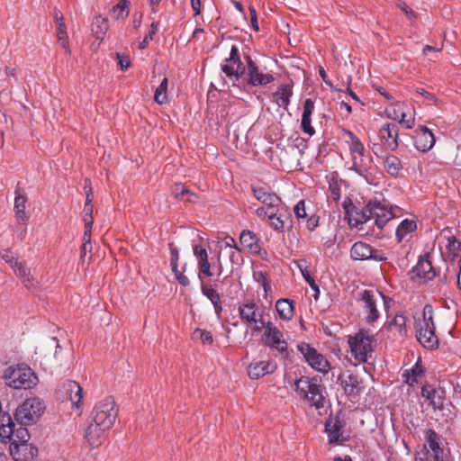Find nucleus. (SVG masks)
<instances>
[{
    "instance_id": "nucleus-1",
    "label": "nucleus",
    "mask_w": 461,
    "mask_h": 461,
    "mask_svg": "<svg viewBox=\"0 0 461 461\" xmlns=\"http://www.w3.org/2000/svg\"><path fill=\"white\" fill-rule=\"evenodd\" d=\"M193 253L197 262V278L200 282L201 293L213 305L214 312L218 319L221 317L222 303L219 292L208 283L205 278L213 276L212 269H215L216 275L220 277L223 273V266L221 259V252H218L215 258L209 259L207 249L202 245H194Z\"/></svg>"
},
{
    "instance_id": "nucleus-2",
    "label": "nucleus",
    "mask_w": 461,
    "mask_h": 461,
    "mask_svg": "<svg viewBox=\"0 0 461 461\" xmlns=\"http://www.w3.org/2000/svg\"><path fill=\"white\" fill-rule=\"evenodd\" d=\"M30 433L24 427L14 429L9 414L0 416V440L9 443V452L14 461H32L38 454V448L29 443Z\"/></svg>"
},
{
    "instance_id": "nucleus-3",
    "label": "nucleus",
    "mask_w": 461,
    "mask_h": 461,
    "mask_svg": "<svg viewBox=\"0 0 461 461\" xmlns=\"http://www.w3.org/2000/svg\"><path fill=\"white\" fill-rule=\"evenodd\" d=\"M295 391L310 406L316 410L325 409L328 406L326 389L317 378L302 376L295 381Z\"/></svg>"
},
{
    "instance_id": "nucleus-4",
    "label": "nucleus",
    "mask_w": 461,
    "mask_h": 461,
    "mask_svg": "<svg viewBox=\"0 0 461 461\" xmlns=\"http://www.w3.org/2000/svg\"><path fill=\"white\" fill-rule=\"evenodd\" d=\"M6 385L16 390H27L35 386L38 377L27 366L17 365L7 367L3 374Z\"/></svg>"
},
{
    "instance_id": "nucleus-5",
    "label": "nucleus",
    "mask_w": 461,
    "mask_h": 461,
    "mask_svg": "<svg viewBox=\"0 0 461 461\" xmlns=\"http://www.w3.org/2000/svg\"><path fill=\"white\" fill-rule=\"evenodd\" d=\"M416 337L418 341L428 349L437 348L438 339L435 334L433 321V309L431 305H425L422 312V320L415 324Z\"/></svg>"
},
{
    "instance_id": "nucleus-6",
    "label": "nucleus",
    "mask_w": 461,
    "mask_h": 461,
    "mask_svg": "<svg viewBox=\"0 0 461 461\" xmlns=\"http://www.w3.org/2000/svg\"><path fill=\"white\" fill-rule=\"evenodd\" d=\"M374 335L366 330H360L353 336L348 337L350 353L355 360L360 364L367 361L373 352L372 343Z\"/></svg>"
},
{
    "instance_id": "nucleus-7",
    "label": "nucleus",
    "mask_w": 461,
    "mask_h": 461,
    "mask_svg": "<svg viewBox=\"0 0 461 461\" xmlns=\"http://www.w3.org/2000/svg\"><path fill=\"white\" fill-rule=\"evenodd\" d=\"M251 189L254 197L262 203V206L255 210V213L263 221L266 220V215L269 212H278L285 205L276 194L265 187L252 186Z\"/></svg>"
},
{
    "instance_id": "nucleus-8",
    "label": "nucleus",
    "mask_w": 461,
    "mask_h": 461,
    "mask_svg": "<svg viewBox=\"0 0 461 461\" xmlns=\"http://www.w3.org/2000/svg\"><path fill=\"white\" fill-rule=\"evenodd\" d=\"M239 316L241 321L253 326V330L260 332L265 326L264 310L253 299H246L238 306Z\"/></svg>"
},
{
    "instance_id": "nucleus-9",
    "label": "nucleus",
    "mask_w": 461,
    "mask_h": 461,
    "mask_svg": "<svg viewBox=\"0 0 461 461\" xmlns=\"http://www.w3.org/2000/svg\"><path fill=\"white\" fill-rule=\"evenodd\" d=\"M245 67L240 56L239 48L232 45L229 58L225 59L224 63L221 67V70L224 75L222 77L226 85L236 86V83L243 77Z\"/></svg>"
},
{
    "instance_id": "nucleus-10",
    "label": "nucleus",
    "mask_w": 461,
    "mask_h": 461,
    "mask_svg": "<svg viewBox=\"0 0 461 461\" xmlns=\"http://www.w3.org/2000/svg\"><path fill=\"white\" fill-rule=\"evenodd\" d=\"M246 67L243 78L248 86L258 87L266 86L275 81L272 72L266 68H260L249 55L244 57Z\"/></svg>"
},
{
    "instance_id": "nucleus-11",
    "label": "nucleus",
    "mask_w": 461,
    "mask_h": 461,
    "mask_svg": "<svg viewBox=\"0 0 461 461\" xmlns=\"http://www.w3.org/2000/svg\"><path fill=\"white\" fill-rule=\"evenodd\" d=\"M117 415L118 410L113 398L106 397L95 403L91 412V420L101 427L111 429Z\"/></svg>"
},
{
    "instance_id": "nucleus-12",
    "label": "nucleus",
    "mask_w": 461,
    "mask_h": 461,
    "mask_svg": "<svg viewBox=\"0 0 461 461\" xmlns=\"http://www.w3.org/2000/svg\"><path fill=\"white\" fill-rule=\"evenodd\" d=\"M394 207L386 200L374 199L366 204L370 220L375 221V226L382 230L384 226L395 217Z\"/></svg>"
},
{
    "instance_id": "nucleus-13",
    "label": "nucleus",
    "mask_w": 461,
    "mask_h": 461,
    "mask_svg": "<svg viewBox=\"0 0 461 461\" xmlns=\"http://www.w3.org/2000/svg\"><path fill=\"white\" fill-rule=\"evenodd\" d=\"M44 406L38 398L26 399L15 411V419L21 425L27 426L35 423L41 416Z\"/></svg>"
},
{
    "instance_id": "nucleus-14",
    "label": "nucleus",
    "mask_w": 461,
    "mask_h": 461,
    "mask_svg": "<svg viewBox=\"0 0 461 461\" xmlns=\"http://www.w3.org/2000/svg\"><path fill=\"white\" fill-rule=\"evenodd\" d=\"M57 398L62 402H71V408L80 410L83 390L80 384L73 380H66L59 384L56 391Z\"/></svg>"
},
{
    "instance_id": "nucleus-15",
    "label": "nucleus",
    "mask_w": 461,
    "mask_h": 461,
    "mask_svg": "<svg viewBox=\"0 0 461 461\" xmlns=\"http://www.w3.org/2000/svg\"><path fill=\"white\" fill-rule=\"evenodd\" d=\"M298 350L303 356L308 365L315 371L324 375L330 371V362L310 344L304 342L301 343L298 345Z\"/></svg>"
},
{
    "instance_id": "nucleus-16",
    "label": "nucleus",
    "mask_w": 461,
    "mask_h": 461,
    "mask_svg": "<svg viewBox=\"0 0 461 461\" xmlns=\"http://www.w3.org/2000/svg\"><path fill=\"white\" fill-rule=\"evenodd\" d=\"M264 342L270 348L276 349L283 358H287L289 352L283 333L271 322H265Z\"/></svg>"
},
{
    "instance_id": "nucleus-17",
    "label": "nucleus",
    "mask_w": 461,
    "mask_h": 461,
    "mask_svg": "<svg viewBox=\"0 0 461 461\" xmlns=\"http://www.w3.org/2000/svg\"><path fill=\"white\" fill-rule=\"evenodd\" d=\"M380 299H383L386 305V298L378 291L364 290L360 294V301L363 303V308L366 312V319L368 323H373L380 316L377 310V302Z\"/></svg>"
},
{
    "instance_id": "nucleus-18",
    "label": "nucleus",
    "mask_w": 461,
    "mask_h": 461,
    "mask_svg": "<svg viewBox=\"0 0 461 461\" xmlns=\"http://www.w3.org/2000/svg\"><path fill=\"white\" fill-rule=\"evenodd\" d=\"M351 160L352 166L349 167V169L357 173L366 181V183L375 185L372 158L365 152L361 155L351 157Z\"/></svg>"
},
{
    "instance_id": "nucleus-19",
    "label": "nucleus",
    "mask_w": 461,
    "mask_h": 461,
    "mask_svg": "<svg viewBox=\"0 0 461 461\" xmlns=\"http://www.w3.org/2000/svg\"><path fill=\"white\" fill-rule=\"evenodd\" d=\"M350 256L354 260H375L382 262L387 259L383 253L362 241H357L353 244L350 249Z\"/></svg>"
},
{
    "instance_id": "nucleus-20",
    "label": "nucleus",
    "mask_w": 461,
    "mask_h": 461,
    "mask_svg": "<svg viewBox=\"0 0 461 461\" xmlns=\"http://www.w3.org/2000/svg\"><path fill=\"white\" fill-rule=\"evenodd\" d=\"M345 219L352 228L361 229L362 225L367 222L370 218L368 212H366V205L359 207L353 203H344Z\"/></svg>"
},
{
    "instance_id": "nucleus-21",
    "label": "nucleus",
    "mask_w": 461,
    "mask_h": 461,
    "mask_svg": "<svg viewBox=\"0 0 461 461\" xmlns=\"http://www.w3.org/2000/svg\"><path fill=\"white\" fill-rule=\"evenodd\" d=\"M399 128L394 123H384L379 130V138L384 147L395 150L398 146Z\"/></svg>"
},
{
    "instance_id": "nucleus-22",
    "label": "nucleus",
    "mask_w": 461,
    "mask_h": 461,
    "mask_svg": "<svg viewBox=\"0 0 461 461\" xmlns=\"http://www.w3.org/2000/svg\"><path fill=\"white\" fill-rule=\"evenodd\" d=\"M435 137L431 131L424 125L419 126L414 137L415 148L421 151L427 152L435 145Z\"/></svg>"
},
{
    "instance_id": "nucleus-23",
    "label": "nucleus",
    "mask_w": 461,
    "mask_h": 461,
    "mask_svg": "<svg viewBox=\"0 0 461 461\" xmlns=\"http://www.w3.org/2000/svg\"><path fill=\"white\" fill-rule=\"evenodd\" d=\"M109 429H110L108 428H104L97 425V422H95L91 420V422L86 429L85 438L90 447H99L104 441L106 432Z\"/></svg>"
},
{
    "instance_id": "nucleus-24",
    "label": "nucleus",
    "mask_w": 461,
    "mask_h": 461,
    "mask_svg": "<svg viewBox=\"0 0 461 461\" xmlns=\"http://www.w3.org/2000/svg\"><path fill=\"white\" fill-rule=\"evenodd\" d=\"M290 215L285 208V205L278 212H269L266 215V220L268 225L276 231L283 232Z\"/></svg>"
},
{
    "instance_id": "nucleus-25",
    "label": "nucleus",
    "mask_w": 461,
    "mask_h": 461,
    "mask_svg": "<svg viewBox=\"0 0 461 461\" xmlns=\"http://www.w3.org/2000/svg\"><path fill=\"white\" fill-rule=\"evenodd\" d=\"M276 365L270 361H256L248 366V375L251 379H259L267 374L273 373Z\"/></svg>"
},
{
    "instance_id": "nucleus-26",
    "label": "nucleus",
    "mask_w": 461,
    "mask_h": 461,
    "mask_svg": "<svg viewBox=\"0 0 461 461\" xmlns=\"http://www.w3.org/2000/svg\"><path fill=\"white\" fill-rule=\"evenodd\" d=\"M293 94L294 92L291 86L287 84H282L273 93V102L276 103L278 107H282L285 110H287L290 104V98L292 97Z\"/></svg>"
},
{
    "instance_id": "nucleus-27",
    "label": "nucleus",
    "mask_w": 461,
    "mask_h": 461,
    "mask_svg": "<svg viewBox=\"0 0 461 461\" xmlns=\"http://www.w3.org/2000/svg\"><path fill=\"white\" fill-rule=\"evenodd\" d=\"M421 395L429 402L433 409H443L444 395L442 391L437 390L431 386H423L421 388Z\"/></svg>"
},
{
    "instance_id": "nucleus-28",
    "label": "nucleus",
    "mask_w": 461,
    "mask_h": 461,
    "mask_svg": "<svg viewBox=\"0 0 461 461\" xmlns=\"http://www.w3.org/2000/svg\"><path fill=\"white\" fill-rule=\"evenodd\" d=\"M411 272L415 276L424 278L425 280H431L436 276L431 262L427 258H420L412 267Z\"/></svg>"
},
{
    "instance_id": "nucleus-29",
    "label": "nucleus",
    "mask_w": 461,
    "mask_h": 461,
    "mask_svg": "<svg viewBox=\"0 0 461 461\" xmlns=\"http://www.w3.org/2000/svg\"><path fill=\"white\" fill-rule=\"evenodd\" d=\"M26 203H27V197L25 196V194L21 193L19 188H17L15 190L14 210L16 221L19 223H25L29 218L27 213L25 212Z\"/></svg>"
},
{
    "instance_id": "nucleus-30",
    "label": "nucleus",
    "mask_w": 461,
    "mask_h": 461,
    "mask_svg": "<svg viewBox=\"0 0 461 461\" xmlns=\"http://www.w3.org/2000/svg\"><path fill=\"white\" fill-rule=\"evenodd\" d=\"M341 429L342 422L339 419L326 422L325 429L328 434L330 444L342 443L344 441Z\"/></svg>"
},
{
    "instance_id": "nucleus-31",
    "label": "nucleus",
    "mask_w": 461,
    "mask_h": 461,
    "mask_svg": "<svg viewBox=\"0 0 461 461\" xmlns=\"http://www.w3.org/2000/svg\"><path fill=\"white\" fill-rule=\"evenodd\" d=\"M240 244L252 253H258L260 250L259 240L257 235L250 230H242L240 236Z\"/></svg>"
},
{
    "instance_id": "nucleus-32",
    "label": "nucleus",
    "mask_w": 461,
    "mask_h": 461,
    "mask_svg": "<svg viewBox=\"0 0 461 461\" xmlns=\"http://www.w3.org/2000/svg\"><path fill=\"white\" fill-rule=\"evenodd\" d=\"M276 309L284 321H290L294 316V302L289 299H278L276 303Z\"/></svg>"
},
{
    "instance_id": "nucleus-33",
    "label": "nucleus",
    "mask_w": 461,
    "mask_h": 461,
    "mask_svg": "<svg viewBox=\"0 0 461 461\" xmlns=\"http://www.w3.org/2000/svg\"><path fill=\"white\" fill-rule=\"evenodd\" d=\"M294 263L298 267L303 277L309 284L311 288L316 292V294H314V298L317 299L320 290L318 285L315 283L314 279L312 278L309 272L308 268L310 267V263L306 259H298L295 260Z\"/></svg>"
},
{
    "instance_id": "nucleus-34",
    "label": "nucleus",
    "mask_w": 461,
    "mask_h": 461,
    "mask_svg": "<svg viewBox=\"0 0 461 461\" xmlns=\"http://www.w3.org/2000/svg\"><path fill=\"white\" fill-rule=\"evenodd\" d=\"M446 250L441 253L447 260L454 261L461 250V242L453 235L446 237Z\"/></svg>"
},
{
    "instance_id": "nucleus-35",
    "label": "nucleus",
    "mask_w": 461,
    "mask_h": 461,
    "mask_svg": "<svg viewBox=\"0 0 461 461\" xmlns=\"http://www.w3.org/2000/svg\"><path fill=\"white\" fill-rule=\"evenodd\" d=\"M343 136L348 138L347 143L348 144V149L350 151L351 157L356 155H361L366 152L365 147L359 138L355 135L350 131H344Z\"/></svg>"
},
{
    "instance_id": "nucleus-36",
    "label": "nucleus",
    "mask_w": 461,
    "mask_h": 461,
    "mask_svg": "<svg viewBox=\"0 0 461 461\" xmlns=\"http://www.w3.org/2000/svg\"><path fill=\"white\" fill-rule=\"evenodd\" d=\"M15 275L22 279L23 285L26 287H29L32 285L33 284V277L31 273L30 267L26 266L24 262L18 261L14 267H12Z\"/></svg>"
},
{
    "instance_id": "nucleus-37",
    "label": "nucleus",
    "mask_w": 461,
    "mask_h": 461,
    "mask_svg": "<svg viewBox=\"0 0 461 461\" xmlns=\"http://www.w3.org/2000/svg\"><path fill=\"white\" fill-rule=\"evenodd\" d=\"M416 229L417 223L414 220L404 219L402 221L395 230L398 242H402L408 234L414 232Z\"/></svg>"
},
{
    "instance_id": "nucleus-38",
    "label": "nucleus",
    "mask_w": 461,
    "mask_h": 461,
    "mask_svg": "<svg viewBox=\"0 0 461 461\" xmlns=\"http://www.w3.org/2000/svg\"><path fill=\"white\" fill-rule=\"evenodd\" d=\"M384 167L392 176H397L402 168L401 160L394 155H388L384 158Z\"/></svg>"
},
{
    "instance_id": "nucleus-39",
    "label": "nucleus",
    "mask_w": 461,
    "mask_h": 461,
    "mask_svg": "<svg viewBox=\"0 0 461 461\" xmlns=\"http://www.w3.org/2000/svg\"><path fill=\"white\" fill-rule=\"evenodd\" d=\"M406 321L407 317L404 314H396L389 323V328L391 330H395L400 337H405L407 335Z\"/></svg>"
},
{
    "instance_id": "nucleus-40",
    "label": "nucleus",
    "mask_w": 461,
    "mask_h": 461,
    "mask_svg": "<svg viewBox=\"0 0 461 461\" xmlns=\"http://www.w3.org/2000/svg\"><path fill=\"white\" fill-rule=\"evenodd\" d=\"M344 389L349 395H357L362 389L361 381L357 375H349L344 381Z\"/></svg>"
},
{
    "instance_id": "nucleus-41",
    "label": "nucleus",
    "mask_w": 461,
    "mask_h": 461,
    "mask_svg": "<svg viewBox=\"0 0 461 461\" xmlns=\"http://www.w3.org/2000/svg\"><path fill=\"white\" fill-rule=\"evenodd\" d=\"M92 30L97 39L103 37L108 30L107 19L101 15L95 16L92 23Z\"/></svg>"
},
{
    "instance_id": "nucleus-42",
    "label": "nucleus",
    "mask_w": 461,
    "mask_h": 461,
    "mask_svg": "<svg viewBox=\"0 0 461 461\" xmlns=\"http://www.w3.org/2000/svg\"><path fill=\"white\" fill-rule=\"evenodd\" d=\"M424 436L432 452L443 450L440 447V436L435 430L429 429L424 431Z\"/></svg>"
},
{
    "instance_id": "nucleus-43",
    "label": "nucleus",
    "mask_w": 461,
    "mask_h": 461,
    "mask_svg": "<svg viewBox=\"0 0 461 461\" xmlns=\"http://www.w3.org/2000/svg\"><path fill=\"white\" fill-rule=\"evenodd\" d=\"M423 373L422 366L420 364V361H417L416 364L411 368L404 371L403 375L406 377V382L410 384H413L418 383V378L421 376Z\"/></svg>"
},
{
    "instance_id": "nucleus-44",
    "label": "nucleus",
    "mask_w": 461,
    "mask_h": 461,
    "mask_svg": "<svg viewBox=\"0 0 461 461\" xmlns=\"http://www.w3.org/2000/svg\"><path fill=\"white\" fill-rule=\"evenodd\" d=\"M167 85L168 80L167 77H164L159 86L155 90L154 100L158 104H163L167 102Z\"/></svg>"
},
{
    "instance_id": "nucleus-45",
    "label": "nucleus",
    "mask_w": 461,
    "mask_h": 461,
    "mask_svg": "<svg viewBox=\"0 0 461 461\" xmlns=\"http://www.w3.org/2000/svg\"><path fill=\"white\" fill-rule=\"evenodd\" d=\"M113 12L117 19H124L129 14V2L127 0H120L117 5L113 7Z\"/></svg>"
},
{
    "instance_id": "nucleus-46",
    "label": "nucleus",
    "mask_w": 461,
    "mask_h": 461,
    "mask_svg": "<svg viewBox=\"0 0 461 461\" xmlns=\"http://www.w3.org/2000/svg\"><path fill=\"white\" fill-rule=\"evenodd\" d=\"M403 107L402 103L393 104L385 109V114L391 120L399 121Z\"/></svg>"
},
{
    "instance_id": "nucleus-47",
    "label": "nucleus",
    "mask_w": 461,
    "mask_h": 461,
    "mask_svg": "<svg viewBox=\"0 0 461 461\" xmlns=\"http://www.w3.org/2000/svg\"><path fill=\"white\" fill-rule=\"evenodd\" d=\"M414 113H415L414 111H413V113H407L404 111V108H403L402 111V113L400 115V119H399L400 124L406 129H411L415 124Z\"/></svg>"
},
{
    "instance_id": "nucleus-48",
    "label": "nucleus",
    "mask_w": 461,
    "mask_h": 461,
    "mask_svg": "<svg viewBox=\"0 0 461 461\" xmlns=\"http://www.w3.org/2000/svg\"><path fill=\"white\" fill-rule=\"evenodd\" d=\"M158 22H153L150 24V28H149V33L146 34V36L144 37L143 41L139 43V49L144 50V49H146L148 47L149 41L153 40V36L156 34V32L158 31Z\"/></svg>"
},
{
    "instance_id": "nucleus-49",
    "label": "nucleus",
    "mask_w": 461,
    "mask_h": 461,
    "mask_svg": "<svg viewBox=\"0 0 461 461\" xmlns=\"http://www.w3.org/2000/svg\"><path fill=\"white\" fill-rule=\"evenodd\" d=\"M194 339H200L201 341L203 344H212L213 342L212 335L210 331L202 330V329H195L193 333Z\"/></svg>"
},
{
    "instance_id": "nucleus-50",
    "label": "nucleus",
    "mask_w": 461,
    "mask_h": 461,
    "mask_svg": "<svg viewBox=\"0 0 461 461\" xmlns=\"http://www.w3.org/2000/svg\"><path fill=\"white\" fill-rule=\"evenodd\" d=\"M294 212L299 221H304L308 214L305 210V203L303 200L299 201L294 207Z\"/></svg>"
},
{
    "instance_id": "nucleus-51",
    "label": "nucleus",
    "mask_w": 461,
    "mask_h": 461,
    "mask_svg": "<svg viewBox=\"0 0 461 461\" xmlns=\"http://www.w3.org/2000/svg\"><path fill=\"white\" fill-rule=\"evenodd\" d=\"M301 129L305 134H308L309 136H313L315 134V130L312 126V118L302 116Z\"/></svg>"
},
{
    "instance_id": "nucleus-52",
    "label": "nucleus",
    "mask_w": 461,
    "mask_h": 461,
    "mask_svg": "<svg viewBox=\"0 0 461 461\" xmlns=\"http://www.w3.org/2000/svg\"><path fill=\"white\" fill-rule=\"evenodd\" d=\"M0 257L4 259L7 264L10 265L11 267H14L18 262V259L15 258L14 253L10 249H3L0 251Z\"/></svg>"
},
{
    "instance_id": "nucleus-53",
    "label": "nucleus",
    "mask_w": 461,
    "mask_h": 461,
    "mask_svg": "<svg viewBox=\"0 0 461 461\" xmlns=\"http://www.w3.org/2000/svg\"><path fill=\"white\" fill-rule=\"evenodd\" d=\"M94 224V220L92 218L86 219L85 230L83 235V243L91 242V233L92 228Z\"/></svg>"
},
{
    "instance_id": "nucleus-54",
    "label": "nucleus",
    "mask_w": 461,
    "mask_h": 461,
    "mask_svg": "<svg viewBox=\"0 0 461 461\" xmlns=\"http://www.w3.org/2000/svg\"><path fill=\"white\" fill-rule=\"evenodd\" d=\"M314 112V102L311 98H307L303 104V117L312 118Z\"/></svg>"
},
{
    "instance_id": "nucleus-55",
    "label": "nucleus",
    "mask_w": 461,
    "mask_h": 461,
    "mask_svg": "<svg viewBox=\"0 0 461 461\" xmlns=\"http://www.w3.org/2000/svg\"><path fill=\"white\" fill-rule=\"evenodd\" d=\"M306 222V228L312 231L316 229V227L319 225V216L312 214L311 216H307V218L304 220Z\"/></svg>"
},
{
    "instance_id": "nucleus-56",
    "label": "nucleus",
    "mask_w": 461,
    "mask_h": 461,
    "mask_svg": "<svg viewBox=\"0 0 461 461\" xmlns=\"http://www.w3.org/2000/svg\"><path fill=\"white\" fill-rule=\"evenodd\" d=\"M176 279L177 282L183 285V286H188L190 285V281L186 276L184 275L183 272L179 271L177 267H176V270H172Z\"/></svg>"
},
{
    "instance_id": "nucleus-57",
    "label": "nucleus",
    "mask_w": 461,
    "mask_h": 461,
    "mask_svg": "<svg viewBox=\"0 0 461 461\" xmlns=\"http://www.w3.org/2000/svg\"><path fill=\"white\" fill-rule=\"evenodd\" d=\"M254 276H255L256 281L261 284L265 292L267 293L269 289V285H268L266 274L262 271H259V272L256 273L254 275Z\"/></svg>"
},
{
    "instance_id": "nucleus-58",
    "label": "nucleus",
    "mask_w": 461,
    "mask_h": 461,
    "mask_svg": "<svg viewBox=\"0 0 461 461\" xmlns=\"http://www.w3.org/2000/svg\"><path fill=\"white\" fill-rule=\"evenodd\" d=\"M116 57L122 70H126L131 66V60L128 56L116 53Z\"/></svg>"
},
{
    "instance_id": "nucleus-59",
    "label": "nucleus",
    "mask_w": 461,
    "mask_h": 461,
    "mask_svg": "<svg viewBox=\"0 0 461 461\" xmlns=\"http://www.w3.org/2000/svg\"><path fill=\"white\" fill-rule=\"evenodd\" d=\"M416 93L422 97H424L429 103H436L437 98L436 96L428 91H426L424 88H417Z\"/></svg>"
},
{
    "instance_id": "nucleus-60",
    "label": "nucleus",
    "mask_w": 461,
    "mask_h": 461,
    "mask_svg": "<svg viewBox=\"0 0 461 461\" xmlns=\"http://www.w3.org/2000/svg\"><path fill=\"white\" fill-rule=\"evenodd\" d=\"M171 258H170V266L172 270H176V267H178V259H179V253L177 249L171 248L170 249Z\"/></svg>"
},
{
    "instance_id": "nucleus-61",
    "label": "nucleus",
    "mask_w": 461,
    "mask_h": 461,
    "mask_svg": "<svg viewBox=\"0 0 461 461\" xmlns=\"http://www.w3.org/2000/svg\"><path fill=\"white\" fill-rule=\"evenodd\" d=\"M172 193L176 197H184L186 194H189V191L185 189V186L181 184H176L172 187Z\"/></svg>"
},
{
    "instance_id": "nucleus-62",
    "label": "nucleus",
    "mask_w": 461,
    "mask_h": 461,
    "mask_svg": "<svg viewBox=\"0 0 461 461\" xmlns=\"http://www.w3.org/2000/svg\"><path fill=\"white\" fill-rule=\"evenodd\" d=\"M92 243L91 242H86V243H83L82 244V248H81V255H80V259L82 261L85 260V258L86 256L87 253H90L92 251Z\"/></svg>"
},
{
    "instance_id": "nucleus-63",
    "label": "nucleus",
    "mask_w": 461,
    "mask_h": 461,
    "mask_svg": "<svg viewBox=\"0 0 461 461\" xmlns=\"http://www.w3.org/2000/svg\"><path fill=\"white\" fill-rule=\"evenodd\" d=\"M57 34H58V41H63L64 39L68 38L65 24H59V26H58Z\"/></svg>"
},
{
    "instance_id": "nucleus-64",
    "label": "nucleus",
    "mask_w": 461,
    "mask_h": 461,
    "mask_svg": "<svg viewBox=\"0 0 461 461\" xmlns=\"http://www.w3.org/2000/svg\"><path fill=\"white\" fill-rule=\"evenodd\" d=\"M399 6L401 10L407 15L408 18H415L414 12L405 3L401 4Z\"/></svg>"
}]
</instances>
